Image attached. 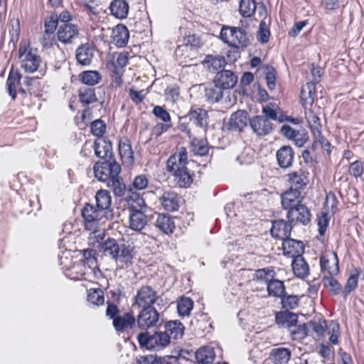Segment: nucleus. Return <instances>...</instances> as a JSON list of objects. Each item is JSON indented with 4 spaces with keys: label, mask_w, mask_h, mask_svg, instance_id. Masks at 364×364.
<instances>
[{
    "label": "nucleus",
    "mask_w": 364,
    "mask_h": 364,
    "mask_svg": "<svg viewBox=\"0 0 364 364\" xmlns=\"http://www.w3.org/2000/svg\"><path fill=\"white\" fill-rule=\"evenodd\" d=\"M105 256L110 257L116 262L129 267L133 264L136 251L134 242L123 240L119 243L117 240L108 237L101 245Z\"/></svg>",
    "instance_id": "1"
},
{
    "label": "nucleus",
    "mask_w": 364,
    "mask_h": 364,
    "mask_svg": "<svg viewBox=\"0 0 364 364\" xmlns=\"http://www.w3.org/2000/svg\"><path fill=\"white\" fill-rule=\"evenodd\" d=\"M17 56L21 68L26 73H33L39 70L43 64L42 58L38 54V49L31 47L28 39H23L20 41Z\"/></svg>",
    "instance_id": "2"
},
{
    "label": "nucleus",
    "mask_w": 364,
    "mask_h": 364,
    "mask_svg": "<svg viewBox=\"0 0 364 364\" xmlns=\"http://www.w3.org/2000/svg\"><path fill=\"white\" fill-rule=\"evenodd\" d=\"M81 215L83 219L84 228L93 233L97 232L107 219V215L105 213L90 203L85 204L81 210Z\"/></svg>",
    "instance_id": "3"
},
{
    "label": "nucleus",
    "mask_w": 364,
    "mask_h": 364,
    "mask_svg": "<svg viewBox=\"0 0 364 364\" xmlns=\"http://www.w3.org/2000/svg\"><path fill=\"white\" fill-rule=\"evenodd\" d=\"M220 38L228 46H237L245 48L250 45V38L247 31L240 27L223 26Z\"/></svg>",
    "instance_id": "4"
},
{
    "label": "nucleus",
    "mask_w": 364,
    "mask_h": 364,
    "mask_svg": "<svg viewBox=\"0 0 364 364\" xmlns=\"http://www.w3.org/2000/svg\"><path fill=\"white\" fill-rule=\"evenodd\" d=\"M137 341L141 347L150 350H161L170 344L167 334L161 331L153 334L141 332L137 335Z\"/></svg>",
    "instance_id": "5"
},
{
    "label": "nucleus",
    "mask_w": 364,
    "mask_h": 364,
    "mask_svg": "<svg viewBox=\"0 0 364 364\" xmlns=\"http://www.w3.org/2000/svg\"><path fill=\"white\" fill-rule=\"evenodd\" d=\"M121 170L115 159L97 161L93 166L95 177L102 182H109L119 175Z\"/></svg>",
    "instance_id": "6"
},
{
    "label": "nucleus",
    "mask_w": 364,
    "mask_h": 364,
    "mask_svg": "<svg viewBox=\"0 0 364 364\" xmlns=\"http://www.w3.org/2000/svg\"><path fill=\"white\" fill-rule=\"evenodd\" d=\"M149 185V179L146 175L140 174L134 177L128 186L127 203L134 202L137 206H146L145 200L139 191L146 189Z\"/></svg>",
    "instance_id": "7"
},
{
    "label": "nucleus",
    "mask_w": 364,
    "mask_h": 364,
    "mask_svg": "<svg viewBox=\"0 0 364 364\" xmlns=\"http://www.w3.org/2000/svg\"><path fill=\"white\" fill-rule=\"evenodd\" d=\"M157 200L161 208L168 213L178 211L184 203L183 196L171 188L163 189Z\"/></svg>",
    "instance_id": "8"
},
{
    "label": "nucleus",
    "mask_w": 364,
    "mask_h": 364,
    "mask_svg": "<svg viewBox=\"0 0 364 364\" xmlns=\"http://www.w3.org/2000/svg\"><path fill=\"white\" fill-rule=\"evenodd\" d=\"M135 317L136 326L143 332H148V330L161 325L160 314L155 307L140 309Z\"/></svg>",
    "instance_id": "9"
},
{
    "label": "nucleus",
    "mask_w": 364,
    "mask_h": 364,
    "mask_svg": "<svg viewBox=\"0 0 364 364\" xmlns=\"http://www.w3.org/2000/svg\"><path fill=\"white\" fill-rule=\"evenodd\" d=\"M321 272L323 275H338L340 272L339 259L336 252L325 251L319 257Z\"/></svg>",
    "instance_id": "10"
},
{
    "label": "nucleus",
    "mask_w": 364,
    "mask_h": 364,
    "mask_svg": "<svg viewBox=\"0 0 364 364\" xmlns=\"http://www.w3.org/2000/svg\"><path fill=\"white\" fill-rule=\"evenodd\" d=\"M158 299L157 292L150 286L144 285L137 291L134 297V305L139 309L154 307Z\"/></svg>",
    "instance_id": "11"
},
{
    "label": "nucleus",
    "mask_w": 364,
    "mask_h": 364,
    "mask_svg": "<svg viewBox=\"0 0 364 364\" xmlns=\"http://www.w3.org/2000/svg\"><path fill=\"white\" fill-rule=\"evenodd\" d=\"M129 228L135 231H141L148 223V217L142 211L143 208L146 206H137L134 202L127 203Z\"/></svg>",
    "instance_id": "12"
},
{
    "label": "nucleus",
    "mask_w": 364,
    "mask_h": 364,
    "mask_svg": "<svg viewBox=\"0 0 364 364\" xmlns=\"http://www.w3.org/2000/svg\"><path fill=\"white\" fill-rule=\"evenodd\" d=\"M287 218L293 225H308L311 220V213L308 206L303 202L300 205L287 212Z\"/></svg>",
    "instance_id": "13"
},
{
    "label": "nucleus",
    "mask_w": 364,
    "mask_h": 364,
    "mask_svg": "<svg viewBox=\"0 0 364 364\" xmlns=\"http://www.w3.org/2000/svg\"><path fill=\"white\" fill-rule=\"evenodd\" d=\"M80 31V28L77 24L60 23L56 32L57 39L64 45L73 44L79 38Z\"/></svg>",
    "instance_id": "14"
},
{
    "label": "nucleus",
    "mask_w": 364,
    "mask_h": 364,
    "mask_svg": "<svg viewBox=\"0 0 364 364\" xmlns=\"http://www.w3.org/2000/svg\"><path fill=\"white\" fill-rule=\"evenodd\" d=\"M117 149L122 164L129 167L132 166L134 164L135 158L131 140L127 136L119 137Z\"/></svg>",
    "instance_id": "15"
},
{
    "label": "nucleus",
    "mask_w": 364,
    "mask_h": 364,
    "mask_svg": "<svg viewBox=\"0 0 364 364\" xmlns=\"http://www.w3.org/2000/svg\"><path fill=\"white\" fill-rule=\"evenodd\" d=\"M281 134L285 138L291 140L298 146H303L309 140V134L305 129L297 130L288 124H284L281 127Z\"/></svg>",
    "instance_id": "16"
},
{
    "label": "nucleus",
    "mask_w": 364,
    "mask_h": 364,
    "mask_svg": "<svg viewBox=\"0 0 364 364\" xmlns=\"http://www.w3.org/2000/svg\"><path fill=\"white\" fill-rule=\"evenodd\" d=\"M188 164V152L184 146L177 148L176 151L170 156L166 161V169L171 172L177 168H183Z\"/></svg>",
    "instance_id": "17"
},
{
    "label": "nucleus",
    "mask_w": 364,
    "mask_h": 364,
    "mask_svg": "<svg viewBox=\"0 0 364 364\" xmlns=\"http://www.w3.org/2000/svg\"><path fill=\"white\" fill-rule=\"evenodd\" d=\"M308 175L309 173L301 169L289 173L287 175V182L289 186L288 189L300 192L304 191L309 182Z\"/></svg>",
    "instance_id": "18"
},
{
    "label": "nucleus",
    "mask_w": 364,
    "mask_h": 364,
    "mask_svg": "<svg viewBox=\"0 0 364 364\" xmlns=\"http://www.w3.org/2000/svg\"><path fill=\"white\" fill-rule=\"evenodd\" d=\"M250 125L253 132L259 136L270 134L274 129L272 122L262 115H256L251 118Z\"/></svg>",
    "instance_id": "19"
},
{
    "label": "nucleus",
    "mask_w": 364,
    "mask_h": 364,
    "mask_svg": "<svg viewBox=\"0 0 364 364\" xmlns=\"http://www.w3.org/2000/svg\"><path fill=\"white\" fill-rule=\"evenodd\" d=\"M292 225L289 220L287 221L284 219L272 220L270 234L274 239L284 240L290 236Z\"/></svg>",
    "instance_id": "20"
},
{
    "label": "nucleus",
    "mask_w": 364,
    "mask_h": 364,
    "mask_svg": "<svg viewBox=\"0 0 364 364\" xmlns=\"http://www.w3.org/2000/svg\"><path fill=\"white\" fill-rule=\"evenodd\" d=\"M282 208L287 212L304 202V196L300 191L287 189L281 196Z\"/></svg>",
    "instance_id": "21"
},
{
    "label": "nucleus",
    "mask_w": 364,
    "mask_h": 364,
    "mask_svg": "<svg viewBox=\"0 0 364 364\" xmlns=\"http://www.w3.org/2000/svg\"><path fill=\"white\" fill-rule=\"evenodd\" d=\"M283 255L292 259L301 256L304 252V245L302 241L287 237L282 240Z\"/></svg>",
    "instance_id": "22"
},
{
    "label": "nucleus",
    "mask_w": 364,
    "mask_h": 364,
    "mask_svg": "<svg viewBox=\"0 0 364 364\" xmlns=\"http://www.w3.org/2000/svg\"><path fill=\"white\" fill-rule=\"evenodd\" d=\"M113 327L117 332H124L128 329H133L136 326V317L134 312L130 310L119 315L112 321Z\"/></svg>",
    "instance_id": "23"
},
{
    "label": "nucleus",
    "mask_w": 364,
    "mask_h": 364,
    "mask_svg": "<svg viewBox=\"0 0 364 364\" xmlns=\"http://www.w3.org/2000/svg\"><path fill=\"white\" fill-rule=\"evenodd\" d=\"M154 226L161 233L171 235L176 229L175 218L168 213H159Z\"/></svg>",
    "instance_id": "24"
},
{
    "label": "nucleus",
    "mask_w": 364,
    "mask_h": 364,
    "mask_svg": "<svg viewBox=\"0 0 364 364\" xmlns=\"http://www.w3.org/2000/svg\"><path fill=\"white\" fill-rule=\"evenodd\" d=\"M95 154L103 160L115 159L112 149V143L108 137L95 140Z\"/></svg>",
    "instance_id": "25"
},
{
    "label": "nucleus",
    "mask_w": 364,
    "mask_h": 364,
    "mask_svg": "<svg viewBox=\"0 0 364 364\" xmlns=\"http://www.w3.org/2000/svg\"><path fill=\"white\" fill-rule=\"evenodd\" d=\"M173 177V181L176 186L181 188H187L191 186L193 182L195 173L193 171H190L187 166L181 169L177 168L176 170L169 172Z\"/></svg>",
    "instance_id": "26"
},
{
    "label": "nucleus",
    "mask_w": 364,
    "mask_h": 364,
    "mask_svg": "<svg viewBox=\"0 0 364 364\" xmlns=\"http://www.w3.org/2000/svg\"><path fill=\"white\" fill-rule=\"evenodd\" d=\"M129 32L124 24H117L112 29L110 42L118 48H124L127 45Z\"/></svg>",
    "instance_id": "27"
},
{
    "label": "nucleus",
    "mask_w": 364,
    "mask_h": 364,
    "mask_svg": "<svg viewBox=\"0 0 364 364\" xmlns=\"http://www.w3.org/2000/svg\"><path fill=\"white\" fill-rule=\"evenodd\" d=\"M188 117L189 120L198 127L206 129L208 125V112L197 106H192L187 115L184 118Z\"/></svg>",
    "instance_id": "28"
},
{
    "label": "nucleus",
    "mask_w": 364,
    "mask_h": 364,
    "mask_svg": "<svg viewBox=\"0 0 364 364\" xmlns=\"http://www.w3.org/2000/svg\"><path fill=\"white\" fill-rule=\"evenodd\" d=\"M214 83L220 86L225 90H229L235 87L237 82V76L235 73L228 70H223L217 72L214 80Z\"/></svg>",
    "instance_id": "29"
},
{
    "label": "nucleus",
    "mask_w": 364,
    "mask_h": 364,
    "mask_svg": "<svg viewBox=\"0 0 364 364\" xmlns=\"http://www.w3.org/2000/svg\"><path fill=\"white\" fill-rule=\"evenodd\" d=\"M312 135V144L311 150L312 152H317L318 149L326 151L329 156L331 153V144L322 134L321 129L311 132Z\"/></svg>",
    "instance_id": "30"
},
{
    "label": "nucleus",
    "mask_w": 364,
    "mask_h": 364,
    "mask_svg": "<svg viewBox=\"0 0 364 364\" xmlns=\"http://www.w3.org/2000/svg\"><path fill=\"white\" fill-rule=\"evenodd\" d=\"M275 323L280 328H291L298 323V315L292 311L281 310L275 313Z\"/></svg>",
    "instance_id": "31"
},
{
    "label": "nucleus",
    "mask_w": 364,
    "mask_h": 364,
    "mask_svg": "<svg viewBox=\"0 0 364 364\" xmlns=\"http://www.w3.org/2000/svg\"><path fill=\"white\" fill-rule=\"evenodd\" d=\"M95 204L97 208L105 213L107 215L112 214V196L109 191L100 189L96 192Z\"/></svg>",
    "instance_id": "32"
},
{
    "label": "nucleus",
    "mask_w": 364,
    "mask_h": 364,
    "mask_svg": "<svg viewBox=\"0 0 364 364\" xmlns=\"http://www.w3.org/2000/svg\"><path fill=\"white\" fill-rule=\"evenodd\" d=\"M248 113L245 110H237L233 112L229 119V129L234 131L241 132L250 122Z\"/></svg>",
    "instance_id": "33"
},
{
    "label": "nucleus",
    "mask_w": 364,
    "mask_h": 364,
    "mask_svg": "<svg viewBox=\"0 0 364 364\" xmlns=\"http://www.w3.org/2000/svg\"><path fill=\"white\" fill-rule=\"evenodd\" d=\"M276 157L281 168H289L294 162V151L290 146H283L277 150Z\"/></svg>",
    "instance_id": "34"
},
{
    "label": "nucleus",
    "mask_w": 364,
    "mask_h": 364,
    "mask_svg": "<svg viewBox=\"0 0 364 364\" xmlns=\"http://www.w3.org/2000/svg\"><path fill=\"white\" fill-rule=\"evenodd\" d=\"M94 56V46L92 44L86 43L80 45L76 50V59L82 65L91 64Z\"/></svg>",
    "instance_id": "35"
},
{
    "label": "nucleus",
    "mask_w": 364,
    "mask_h": 364,
    "mask_svg": "<svg viewBox=\"0 0 364 364\" xmlns=\"http://www.w3.org/2000/svg\"><path fill=\"white\" fill-rule=\"evenodd\" d=\"M165 333L167 334L169 341L181 338L184 334L183 324L177 320L168 321L164 323Z\"/></svg>",
    "instance_id": "36"
},
{
    "label": "nucleus",
    "mask_w": 364,
    "mask_h": 364,
    "mask_svg": "<svg viewBox=\"0 0 364 364\" xmlns=\"http://www.w3.org/2000/svg\"><path fill=\"white\" fill-rule=\"evenodd\" d=\"M22 75L18 70L11 69L6 80V89L12 100L17 97L16 88L20 85Z\"/></svg>",
    "instance_id": "37"
},
{
    "label": "nucleus",
    "mask_w": 364,
    "mask_h": 364,
    "mask_svg": "<svg viewBox=\"0 0 364 364\" xmlns=\"http://www.w3.org/2000/svg\"><path fill=\"white\" fill-rule=\"evenodd\" d=\"M291 267L294 274L299 278L304 279L309 274V266L302 255L292 259Z\"/></svg>",
    "instance_id": "38"
},
{
    "label": "nucleus",
    "mask_w": 364,
    "mask_h": 364,
    "mask_svg": "<svg viewBox=\"0 0 364 364\" xmlns=\"http://www.w3.org/2000/svg\"><path fill=\"white\" fill-rule=\"evenodd\" d=\"M316 95L315 85L313 82H306L301 90L300 102L301 105L306 108L308 105H311Z\"/></svg>",
    "instance_id": "39"
},
{
    "label": "nucleus",
    "mask_w": 364,
    "mask_h": 364,
    "mask_svg": "<svg viewBox=\"0 0 364 364\" xmlns=\"http://www.w3.org/2000/svg\"><path fill=\"white\" fill-rule=\"evenodd\" d=\"M109 9L112 15L123 19L127 18L129 6L125 0H113L109 5Z\"/></svg>",
    "instance_id": "40"
},
{
    "label": "nucleus",
    "mask_w": 364,
    "mask_h": 364,
    "mask_svg": "<svg viewBox=\"0 0 364 364\" xmlns=\"http://www.w3.org/2000/svg\"><path fill=\"white\" fill-rule=\"evenodd\" d=\"M129 58L128 52L112 53L109 60L110 69L124 70V67L128 64Z\"/></svg>",
    "instance_id": "41"
},
{
    "label": "nucleus",
    "mask_w": 364,
    "mask_h": 364,
    "mask_svg": "<svg viewBox=\"0 0 364 364\" xmlns=\"http://www.w3.org/2000/svg\"><path fill=\"white\" fill-rule=\"evenodd\" d=\"M203 64L210 73H215L223 68L226 64L225 59L223 56H213L208 55L203 61Z\"/></svg>",
    "instance_id": "42"
},
{
    "label": "nucleus",
    "mask_w": 364,
    "mask_h": 364,
    "mask_svg": "<svg viewBox=\"0 0 364 364\" xmlns=\"http://www.w3.org/2000/svg\"><path fill=\"white\" fill-rule=\"evenodd\" d=\"M291 357V351L286 348H277L271 350L269 358L274 364L287 363Z\"/></svg>",
    "instance_id": "43"
},
{
    "label": "nucleus",
    "mask_w": 364,
    "mask_h": 364,
    "mask_svg": "<svg viewBox=\"0 0 364 364\" xmlns=\"http://www.w3.org/2000/svg\"><path fill=\"white\" fill-rule=\"evenodd\" d=\"M267 289L269 296L276 298H281L286 293L284 282L274 277L267 282Z\"/></svg>",
    "instance_id": "44"
},
{
    "label": "nucleus",
    "mask_w": 364,
    "mask_h": 364,
    "mask_svg": "<svg viewBox=\"0 0 364 364\" xmlns=\"http://www.w3.org/2000/svg\"><path fill=\"white\" fill-rule=\"evenodd\" d=\"M215 358L214 349L210 346H203L196 352V358L199 363H212Z\"/></svg>",
    "instance_id": "45"
},
{
    "label": "nucleus",
    "mask_w": 364,
    "mask_h": 364,
    "mask_svg": "<svg viewBox=\"0 0 364 364\" xmlns=\"http://www.w3.org/2000/svg\"><path fill=\"white\" fill-rule=\"evenodd\" d=\"M24 84L27 87L28 92L33 95L34 97H42L43 85L41 84L38 77H26Z\"/></svg>",
    "instance_id": "46"
},
{
    "label": "nucleus",
    "mask_w": 364,
    "mask_h": 364,
    "mask_svg": "<svg viewBox=\"0 0 364 364\" xmlns=\"http://www.w3.org/2000/svg\"><path fill=\"white\" fill-rule=\"evenodd\" d=\"M107 183L115 196H125L124 198H127L128 188H127L123 178L119 175Z\"/></svg>",
    "instance_id": "47"
},
{
    "label": "nucleus",
    "mask_w": 364,
    "mask_h": 364,
    "mask_svg": "<svg viewBox=\"0 0 364 364\" xmlns=\"http://www.w3.org/2000/svg\"><path fill=\"white\" fill-rule=\"evenodd\" d=\"M336 275H323L322 282L325 288L332 296H336L342 292V285L334 277Z\"/></svg>",
    "instance_id": "48"
},
{
    "label": "nucleus",
    "mask_w": 364,
    "mask_h": 364,
    "mask_svg": "<svg viewBox=\"0 0 364 364\" xmlns=\"http://www.w3.org/2000/svg\"><path fill=\"white\" fill-rule=\"evenodd\" d=\"M191 147L196 155L201 156H207L210 149L206 139H198L196 137L193 138Z\"/></svg>",
    "instance_id": "49"
},
{
    "label": "nucleus",
    "mask_w": 364,
    "mask_h": 364,
    "mask_svg": "<svg viewBox=\"0 0 364 364\" xmlns=\"http://www.w3.org/2000/svg\"><path fill=\"white\" fill-rule=\"evenodd\" d=\"M303 296L293 294H287L286 293L280 298L282 309L291 311L296 309L300 304V300Z\"/></svg>",
    "instance_id": "50"
},
{
    "label": "nucleus",
    "mask_w": 364,
    "mask_h": 364,
    "mask_svg": "<svg viewBox=\"0 0 364 364\" xmlns=\"http://www.w3.org/2000/svg\"><path fill=\"white\" fill-rule=\"evenodd\" d=\"M360 272L361 270L360 268H355L353 273L348 278L344 286V289L342 291L344 298H346L350 294V292L357 288Z\"/></svg>",
    "instance_id": "51"
},
{
    "label": "nucleus",
    "mask_w": 364,
    "mask_h": 364,
    "mask_svg": "<svg viewBox=\"0 0 364 364\" xmlns=\"http://www.w3.org/2000/svg\"><path fill=\"white\" fill-rule=\"evenodd\" d=\"M220 86L215 85L208 86L205 90L207 100L211 103L219 102L223 97V90Z\"/></svg>",
    "instance_id": "52"
},
{
    "label": "nucleus",
    "mask_w": 364,
    "mask_h": 364,
    "mask_svg": "<svg viewBox=\"0 0 364 364\" xmlns=\"http://www.w3.org/2000/svg\"><path fill=\"white\" fill-rule=\"evenodd\" d=\"M79 100L83 105H88L97 101L95 89L92 87H80L78 90Z\"/></svg>",
    "instance_id": "53"
},
{
    "label": "nucleus",
    "mask_w": 364,
    "mask_h": 364,
    "mask_svg": "<svg viewBox=\"0 0 364 364\" xmlns=\"http://www.w3.org/2000/svg\"><path fill=\"white\" fill-rule=\"evenodd\" d=\"M194 302L192 299L181 296L177 303V311L181 316H188L193 310Z\"/></svg>",
    "instance_id": "54"
},
{
    "label": "nucleus",
    "mask_w": 364,
    "mask_h": 364,
    "mask_svg": "<svg viewBox=\"0 0 364 364\" xmlns=\"http://www.w3.org/2000/svg\"><path fill=\"white\" fill-rule=\"evenodd\" d=\"M87 300L89 303L95 306H102L105 303L103 291L100 289H90L87 290Z\"/></svg>",
    "instance_id": "55"
},
{
    "label": "nucleus",
    "mask_w": 364,
    "mask_h": 364,
    "mask_svg": "<svg viewBox=\"0 0 364 364\" xmlns=\"http://www.w3.org/2000/svg\"><path fill=\"white\" fill-rule=\"evenodd\" d=\"M305 118L311 132L321 129V119L312 109L305 108Z\"/></svg>",
    "instance_id": "56"
},
{
    "label": "nucleus",
    "mask_w": 364,
    "mask_h": 364,
    "mask_svg": "<svg viewBox=\"0 0 364 364\" xmlns=\"http://www.w3.org/2000/svg\"><path fill=\"white\" fill-rule=\"evenodd\" d=\"M309 326L318 338L323 337L327 329V322L322 317L310 321Z\"/></svg>",
    "instance_id": "57"
},
{
    "label": "nucleus",
    "mask_w": 364,
    "mask_h": 364,
    "mask_svg": "<svg viewBox=\"0 0 364 364\" xmlns=\"http://www.w3.org/2000/svg\"><path fill=\"white\" fill-rule=\"evenodd\" d=\"M80 76L82 83L90 86L97 84L101 80L99 72L95 70L84 71Z\"/></svg>",
    "instance_id": "58"
},
{
    "label": "nucleus",
    "mask_w": 364,
    "mask_h": 364,
    "mask_svg": "<svg viewBox=\"0 0 364 364\" xmlns=\"http://www.w3.org/2000/svg\"><path fill=\"white\" fill-rule=\"evenodd\" d=\"M257 5L255 0H240L239 11L244 17L252 16L256 10Z\"/></svg>",
    "instance_id": "59"
},
{
    "label": "nucleus",
    "mask_w": 364,
    "mask_h": 364,
    "mask_svg": "<svg viewBox=\"0 0 364 364\" xmlns=\"http://www.w3.org/2000/svg\"><path fill=\"white\" fill-rule=\"evenodd\" d=\"M96 250L93 249H86L82 251V261L85 265H87L90 269H95L97 267Z\"/></svg>",
    "instance_id": "60"
},
{
    "label": "nucleus",
    "mask_w": 364,
    "mask_h": 364,
    "mask_svg": "<svg viewBox=\"0 0 364 364\" xmlns=\"http://www.w3.org/2000/svg\"><path fill=\"white\" fill-rule=\"evenodd\" d=\"M276 273L273 267H267L262 269H257L255 272V277L259 281L264 282L267 284L269 280H272Z\"/></svg>",
    "instance_id": "61"
},
{
    "label": "nucleus",
    "mask_w": 364,
    "mask_h": 364,
    "mask_svg": "<svg viewBox=\"0 0 364 364\" xmlns=\"http://www.w3.org/2000/svg\"><path fill=\"white\" fill-rule=\"evenodd\" d=\"M106 124L100 119L94 120L90 124V132L97 139L105 138L103 136L106 132Z\"/></svg>",
    "instance_id": "62"
},
{
    "label": "nucleus",
    "mask_w": 364,
    "mask_h": 364,
    "mask_svg": "<svg viewBox=\"0 0 364 364\" xmlns=\"http://www.w3.org/2000/svg\"><path fill=\"white\" fill-rule=\"evenodd\" d=\"M55 33L43 31L40 38V43L43 49H50L55 45H58Z\"/></svg>",
    "instance_id": "63"
},
{
    "label": "nucleus",
    "mask_w": 364,
    "mask_h": 364,
    "mask_svg": "<svg viewBox=\"0 0 364 364\" xmlns=\"http://www.w3.org/2000/svg\"><path fill=\"white\" fill-rule=\"evenodd\" d=\"M279 107L276 104L271 102L262 107V112L263 115L262 116L267 117L269 121L274 120L279 122Z\"/></svg>",
    "instance_id": "64"
}]
</instances>
